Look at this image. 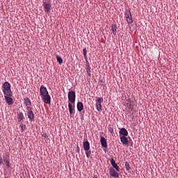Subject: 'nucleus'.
I'll use <instances>...</instances> for the list:
<instances>
[{
    "label": "nucleus",
    "instance_id": "f3484780",
    "mask_svg": "<svg viewBox=\"0 0 178 178\" xmlns=\"http://www.w3.org/2000/svg\"><path fill=\"white\" fill-rule=\"evenodd\" d=\"M83 109H84V105L83 104L82 102H79L77 103V110L79 111V112H81Z\"/></svg>",
    "mask_w": 178,
    "mask_h": 178
},
{
    "label": "nucleus",
    "instance_id": "c85d7f7f",
    "mask_svg": "<svg viewBox=\"0 0 178 178\" xmlns=\"http://www.w3.org/2000/svg\"><path fill=\"white\" fill-rule=\"evenodd\" d=\"M87 74L89 77H91V70H86Z\"/></svg>",
    "mask_w": 178,
    "mask_h": 178
},
{
    "label": "nucleus",
    "instance_id": "7ed1b4c3",
    "mask_svg": "<svg viewBox=\"0 0 178 178\" xmlns=\"http://www.w3.org/2000/svg\"><path fill=\"white\" fill-rule=\"evenodd\" d=\"M102 102H104V98L97 97L96 100V108L98 112H101V111H102Z\"/></svg>",
    "mask_w": 178,
    "mask_h": 178
},
{
    "label": "nucleus",
    "instance_id": "0eeeda50",
    "mask_svg": "<svg viewBox=\"0 0 178 178\" xmlns=\"http://www.w3.org/2000/svg\"><path fill=\"white\" fill-rule=\"evenodd\" d=\"M109 173L112 177L118 178L119 177V173L115 170L114 168H110Z\"/></svg>",
    "mask_w": 178,
    "mask_h": 178
},
{
    "label": "nucleus",
    "instance_id": "bb28decb",
    "mask_svg": "<svg viewBox=\"0 0 178 178\" xmlns=\"http://www.w3.org/2000/svg\"><path fill=\"white\" fill-rule=\"evenodd\" d=\"M20 127H21L22 131H24V130H26V125H25V124H23V123H22V124H20Z\"/></svg>",
    "mask_w": 178,
    "mask_h": 178
},
{
    "label": "nucleus",
    "instance_id": "ddd939ff",
    "mask_svg": "<svg viewBox=\"0 0 178 178\" xmlns=\"http://www.w3.org/2000/svg\"><path fill=\"white\" fill-rule=\"evenodd\" d=\"M3 92L4 94V97H12L13 92H12L11 89L7 90H3Z\"/></svg>",
    "mask_w": 178,
    "mask_h": 178
},
{
    "label": "nucleus",
    "instance_id": "cd10ccee",
    "mask_svg": "<svg viewBox=\"0 0 178 178\" xmlns=\"http://www.w3.org/2000/svg\"><path fill=\"white\" fill-rule=\"evenodd\" d=\"M4 161H5L6 166L7 168H10V163L8 160H4Z\"/></svg>",
    "mask_w": 178,
    "mask_h": 178
},
{
    "label": "nucleus",
    "instance_id": "39448f33",
    "mask_svg": "<svg viewBox=\"0 0 178 178\" xmlns=\"http://www.w3.org/2000/svg\"><path fill=\"white\" fill-rule=\"evenodd\" d=\"M42 99L44 104H47L48 105L51 104V95H49V93L42 96Z\"/></svg>",
    "mask_w": 178,
    "mask_h": 178
},
{
    "label": "nucleus",
    "instance_id": "9b49d317",
    "mask_svg": "<svg viewBox=\"0 0 178 178\" xmlns=\"http://www.w3.org/2000/svg\"><path fill=\"white\" fill-rule=\"evenodd\" d=\"M100 143H101L102 146L104 147V148L108 147V143L106 142V139L105 138H104V136L101 137Z\"/></svg>",
    "mask_w": 178,
    "mask_h": 178
},
{
    "label": "nucleus",
    "instance_id": "2eb2a0df",
    "mask_svg": "<svg viewBox=\"0 0 178 178\" xmlns=\"http://www.w3.org/2000/svg\"><path fill=\"white\" fill-rule=\"evenodd\" d=\"M24 105H26L27 107L31 106V100H30L29 97H26L24 99Z\"/></svg>",
    "mask_w": 178,
    "mask_h": 178
},
{
    "label": "nucleus",
    "instance_id": "c756f323",
    "mask_svg": "<svg viewBox=\"0 0 178 178\" xmlns=\"http://www.w3.org/2000/svg\"><path fill=\"white\" fill-rule=\"evenodd\" d=\"M108 131H109V133H113V128H112V127H110L109 129H108Z\"/></svg>",
    "mask_w": 178,
    "mask_h": 178
},
{
    "label": "nucleus",
    "instance_id": "dca6fc26",
    "mask_svg": "<svg viewBox=\"0 0 178 178\" xmlns=\"http://www.w3.org/2000/svg\"><path fill=\"white\" fill-rule=\"evenodd\" d=\"M3 88V91L10 90V83L9 82H4Z\"/></svg>",
    "mask_w": 178,
    "mask_h": 178
},
{
    "label": "nucleus",
    "instance_id": "6e6552de",
    "mask_svg": "<svg viewBox=\"0 0 178 178\" xmlns=\"http://www.w3.org/2000/svg\"><path fill=\"white\" fill-rule=\"evenodd\" d=\"M68 109L70 114V117L73 118V116H74V112H75L74 106H73V105L71 103L68 104Z\"/></svg>",
    "mask_w": 178,
    "mask_h": 178
},
{
    "label": "nucleus",
    "instance_id": "a211bd4d",
    "mask_svg": "<svg viewBox=\"0 0 178 178\" xmlns=\"http://www.w3.org/2000/svg\"><path fill=\"white\" fill-rule=\"evenodd\" d=\"M43 6L44 12H49V10H51V4L44 3Z\"/></svg>",
    "mask_w": 178,
    "mask_h": 178
},
{
    "label": "nucleus",
    "instance_id": "5701e85b",
    "mask_svg": "<svg viewBox=\"0 0 178 178\" xmlns=\"http://www.w3.org/2000/svg\"><path fill=\"white\" fill-rule=\"evenodd\" d=\"M127 22L128 24H131V23H133V17H131H131H128L127 18Z\"/></svg>",
    "mask_w": 178,
    "mask_h": 178
},
{
    "label": "nucleus",
    "instance_id": "a878e982",
    "mask_svg": "<svg viewBox=\"0 0 178 178\" xmlns=\"http://www.w3.org/2000/svg\"><path fill=\"white\" fill-rule=\"evenodd\" d=\"M83 54L85 59L87 60V49L85 48L83 49Z\"/></svg>",
    "mask_w": 178,
    "mask_h": 178
},
{
    "label": "nucleus",
    "instance_id": "4468645a",
    "mask_svg": "<svg viewBox=\"0 0 178 178\" xmlns=\"http://www.w3.org/2000/svg\"><path fill=\"white\" fill-rule=\"evenodd\" d=\"M120 141L122 143L123 145H127L129 144V139L126 136L120 137Z\"/></svg>",
    "mask_w": 178,
    "mask_h": 178
},
{
    "label": "nucleus",
    "instance_id": "20e7f679",
    "mask_svg": "<svg viewBox=\"0 0 178 178\" xmlns=\"http://www.w3.org/2000/svg\"><path fill=\"white\" fill-rule=\"evenodd\" d=\"M27 116L29 120H34V112H33V108L28 106L26 107Z\"/></svg>",
    "mask_w": 178,
    "mask_h": 178
},
{
    "label": "nucleus",
    "instance_id": "423d86ee",
    "mask_svg": "<svg viewBox=\"0 0 178 178\" xmlns=\"http://www.w3.org/2000/svg\"><path fill=\"white\" fill-rule=\"evenodd\" d=\"M40 92L41 97H43L44 95H47V94H49L48 92V90L47 89V88L45 86H44V85H42L40 86Z\"/></svg>",
    "mask_w": 178,
    "mask_h": 178
},
{
    "label": "nucleus",
    "instance_id": "b1692460",
    "mask_svg": "<svg viewBox=\"0 0 178 178\" xmlns=\"http://www.w3.org/2000/svg\"><path fill=\"white\" fill-rule=\"evenodd\" d=\"M131 16V13L130 12V10H127L125 12L126 19H127L128 17H129Z\"/></svg>",
    "mask_w": 178,
    "mask_h": 178
},
{
    "label": "nucleus",
    "instance_id": "7c9ffc66",
    "mask_svg": "<svg viewBox=\"0 0 178 178\" xmlns=\"http://www.w3.org/2000/svg\"><path fill=\"white\" fill-rule=\"evenodd\" d=\"M0 165H2V158L0 157Z\"/></svg>",
    "mask_w": 178,
    "mask_h": 178
},
{
    "label": "nucleus",
    "instance_id": "412c9836",
    "mask_svg": "<svg viewBox=\"0 0 178 178\" xmlns=\"http://www.w3.org/2000/svg\"><path fill=\"white\" fill-rule=\"evenodd\" d=\"M56 60L60 65H62V63H63V59H62V58L58 55L56 56Z\"/></svg>",
    "mask_w": 178,
    "mask_h": 178
},
{
    "label": "nucleus",
    "instance_id": "6ab92c4d",
    "mask_svg": "<svg viewBox=\"0 0 178 178\" xmlns=\"http://www.w3.org/2000/svg\"><path fill=\"white\" fill-rule=\"evenodd\" d=\"M17 119H18V122H22V120H24V115L23 114L22 112H19L17 114Z\"/></svg>",
    "mask_w": 178,
    "mask_h": 178
},
{
    "label": "nucleus",
    "instance_id": "2f4dec72",
    "mask_svg": "<svg viewBox=\"0 0 178 178\" xmlns=\"http://www.w3.org/2000/svg\"><path fill=\"white\" fill-rule=\"evenodd\" d=\"M93 178H98V176L96 175H95L93 176Z\"/></svg>",
    "mask_w": 178,
    "mask_h": 178
},
{
    "label": "nucleus",
    "instance_id": "9d476101",
    "mask_svg": "<svg viewBox=\"0 0 178 178\" xmlns=\"http://www.w3.org/2000/svg\"><path fill=\"white\" fill-rule=\"evenodd\" d=\"M111 163L113 168H115V170H117V172H119L120 170V168H119V165H118L116 161H115V159L113 158L111 159Z\"/></svg>",
    "mask_w": 178,
    "mask_h": 178
},
{
    "label": "nucleus",
    "instance_id": "393cba45",
    "mask_svg": "<svg viewBox=\"0 0 178 178\" xmlns=\"http://www.w3.org/2000/svg\"><path fill=\"white\" fill-rule=\"evenodd\" d=\"M125 169L127 170H130V169H131V167H130V164L127 161L125 162Z\"/></svg>",
    "mask_w": 178,
    "mask_h": 178
},
{
    "label": "nucleus",
    "instance_id": "1a4fd4ad",
    "mask_svg": "<svg viewBox=\"0 0 178 178\" xmlns=\"http://www.w3.org/2000/svg\"><path fill=\"white\" fill-rule=\"evenodd\" d=\"M4 99L8 105H13L14 101L11 96H4Z\"/></svg>",
    "mask_w": 178,
    "mask_h": 178
},
{
    "label": "nucleus",
    "instance_id": "f8f14e48",
    "mask_svg": "<svg viewBox=\"0 0 178 178\" xmlns=\"http://www.w3.org/2000/svg\"><path fill=\"white\" fill-rule=\"evenodd\" d=\"M119 134L123 136V137L129 136V132L127 131V129L125 128L120 129Z\"/></svg>",
    "mask_w": 178,
    "mask_h": 178
},
{
    "label": "nucleus",
    "instance_id": "f257e3e1",
    "mask_svg": "<svg viewBox=\"0 0 178 178\" xmlns=\"http://www.w3.org/2000/svg\"><path fill=\"white\" fill-rule=\"evenodd\" d=\"M83 147L84 151L86 152V155L87 158H90V156H91V150L90 149V142H88V140L84 141L83 143Z\"/></svg>",
    "mask_w": 178,
    "mask_h": 178
},
{
    "label": "nucleus",
    "instance_id": "f03ea898",
    "mask_svg": "<svg viewBox=\"0 0 178 178\" xmlns=\"http://www.w3.org/2000/svg\"><path fill=\"white\" fill-rule=\"evenodd\" d=\"M68 101L71 102V104L76 102V92L73 90L68 92Z\"/></svg>",
    "mask_w": 178,
    "mask_h": 178
},
{
    "label": "nucleus",
    "instance_id": "aec40b11",
    "mask_svg": "<svg viewBox=\"0 0 178 178\" xmlns=\"http://www.w3.org/2000/svg\"><path fill=\"white\" fill-rule=\"evenodd\" d=\"M111 30L113 35H116V33L118 32V26H116V24L112 25Z\"/></svg>",
    "mask_w": 178,
    "mask_h": 178
},
{
    "label": "nucleus",
    "instance_id": "4be33fe9",
    "mask_svg": "<svg viewBox=\"0 0 178 178\" xmlns=\"http://www.w3.org/2000/svg\"><path fill=\"white\" fill-rule=\"evenodd\" d=\"M91 70V67L90 66V63L88 62V60H86V70Z\"/></svg>",
    "mask_w": 178,
    "mask_h": 178
}]
</instances>
